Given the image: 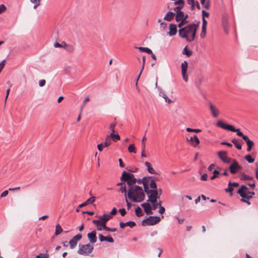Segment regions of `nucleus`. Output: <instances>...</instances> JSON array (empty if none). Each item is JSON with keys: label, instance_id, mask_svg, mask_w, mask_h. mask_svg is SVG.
<instances>
[{"label": "nucleus", "instance_id": "nucleus-1", "mask_svg": "<svg viewBox=\"0 0 258 258\" xmlns=\"http://www.w3.org/2000/svg\"><path fill=\"white\" fill-rule=\"evenodd\" d=\"M198 24H190L179 30V35L181 38H185L188 42L193 41L196 37Z\"/></svg>", "mask_w": 258, "mask_h": 258}, {"label": "nucleus", "instance_id": "nucleus-16", "mask_svg": "<svg viewBox=\"0 0 258 258\" xmlns=\"http://www.w3.org/2000/svg\"><path fill=\"white\" fill-rule=\"evenodd\" d=\"M169 31L167 33V34L170 36H173L176 34L177 29V25L175 24H170L169 25Z\"/></svg>", "mask_w": 258, "mask_h": 258}, {"label": "nucleus", "instance_id": "nucleus-39", "mask_svg": "<svg viewBox=\"0 0 258 258\" xmlns=\"http://www.w3.org/2000/svg\"><path fill=\"white\" fill-rule=\"evenodd\" d=\"M66 43L64 42V41L62 42L61 44L59 43L58 42H56L54 44V46L55 47V48H57V47H61V48H64V46L66 45Z\"/></svg>", "mask_w": 258, "mask_h": 258}, {"label": "nucleus", "instance_id": "nucleus-22", "mask_svg": "<svg viewBox=\"0 0 258 258\" xmlns=\"http://www.w3.org/2000/svg\"><path fill=\"white\" fill-rule=\"evenodd\" d=\"M136 225V223L134 221H128L126 223L120 222L119 224L120 227L123 228L125 226H128L131 228H133Z\"/></svg>", "mask_w": 258, "mask_h": 258}, {"label": "nucleus", "instance_id": "nucleus-44", "mask_svg": "<svg viewBox=\"0 0 258 258\" xmlns=\"http://www.w3.org/2000/svg\"><path fill=\"white\" fill-rule=\"evenodd\" d=\"M186 131L188 132H195V133H200L201 132V130L200 129H192L189 127L186 128Z\"/></svg>", "mask_w": 258, "mask_h": 258}, {"label": "nucleus", "instance_id": "nucleus-34", "mask_svg": "<svg viewBox=\"0 0 258 258\" xmlns=\"http://www.w3.org/2000/svg\"><path fill=\"white\" fill-rule=\"evenodd\" d=\"M109 136L111 138L113 141L114 142H116L120 140V136L118 134H114L113 133H111L109 135Z\"/></svg>", "mask_w": 258, "mask_h": 258}, {"label": "nucleus", "instance_id": "nucleus-42", "mask_svg": "<svg viewBox=\"0 0 258 258\" xmlns=\"http://www.w3.org/2000/svg\"><path fill=\"white\" fill-rule=\"evenodd\" d=\"M180 23L178 24V27L179 28H182V27L185 24H187L188 23V21L186 20H181L180 21Z\"/></svg>", "mask_w": 258, "mask_h": 258}, {"label": "nucleus", "instance_id": "nucleus-63", "mask_svg": "<svg viewBox=\"0 0 258 258\" xmlns=\"http://www.w3.org/2000/svg\"><path fill=\"white\" fill-rule=\"evenodd\" d=\"M151 203L152 204L153 209L156 210L157 208V207H158V204L157 202V200H156V201H155L154 203Z\"/></svg>", "mask_w": 258, "mask_h": 258}, {"label": "nucleus", "instance_id": "nucleus-7", "mask_svg": "<svg viewBox=\"0 0 258 258\" xmlns=\"http://www.w3.org/2000/svg\"><path fill=\"white\" fill-rule=\"evenodd\" d=\"M145 191L147 194L148 197V202H150L151 203H154L157 199L159 198V196H158V191L157 189H150L145 187Z\"/></svg>", "mask_w": 258, "mask_h": 258}, {"label": "nucleus", "instance_id": "nucleus-10", "mask_svg": "<svg viewBox=\"0 0 258 258\" xmlns=\"http://www.w3.org/2000/svg\"><path fill=\"white\" fill-rule=\"evenodd\" d=\"M250 192L248 188L244 185H241V187L238 190L237 193L242 198H245L248 200V193Z\"/></svg>", "mask_w": 258, "mask_h": 258}, {"label": "nucleus", "instance_id": "nucleus-24", "mask_svg": "<svg viewBox=\"0 0 258 258\" xmlns=\"http://www.w3.org/2000/svg\"><path fill=\"white\" fill-rule=\"evenodd\" d=\"M112 218L111 216L108 214H103L101 216H100L99 220L100 221H102L105 223H106V222L110 220Z\"/></svg>", "mask_w": 258, "mask_h": 258}, {"label": "nucleus", "instance_id": "nucleus-27", "mask_svg": "<svg viewBox=\"0 0 258 258\" xmlns=\"http://www.w3.org/2000/svg\"><path fill=\"white\" fill-rule=\"evenodd\" d=\"M145 58H146L145 56H143V65H142V67L141 70L140 71V74H139V76H138V78H137V79L136 80V87L138 86V80H139V78H140V76L141 75V74H142V72H143V71L144 70V68L145 63Z\"/></svg>", "mask_w": 258, "mask_h": 258}, {"label": "nucleus", "instance_id": "nucleus-59", "mask_svg": "<svg viewBox=\"0 0 258 258\" xmlns=\"http://www.w3.org/2000/svg\"><path fill=\"white\" fill-rule=\"evenodd\" d=\"M119 212L122 216H124L126 214V211L124 208L119 209Z\"/></svg>", "mask_w": 258, "mask_h": 258}, {"label": "nucleus", "instance_id": "nucleus-21", "mask_svg": "<svg viewBox=\"0 0 258 258\" xmlns=\"http://www.w3.org/2000/svg\"><path fill=\"white\" fill-rule=\"evenodd\" d=\"M145 164L147 167V170L149 173L152 174H157V173L152 167V165L150 162L147 161L145 162Z\"/></svg>", "mask_w": 258, "mask_h": 258}, {"label": "nucleus", "instance_id": "nucleus-28", "mask_svg": "<svg viewBox=\"0 0 258 258\" xmlns=\"http://www.w3.org/2000/svg\"><path fill=\"white\" fill-rule=\"evenodd\" d=\"M183 12H179L175 15V20L176 22H179L181 20H183Z\"/></svg>", "mask_w": 258, "mask_h": 258}, {"label": "nucleus", "instance_id": "nucleus-3", "mask_svg": "<svg viewBox=\"0 0 258 258\" xmlns=\"http://www.w3.org/2000/svg\"><path fill=\"white\" fill-rule=\"evenodd\" d=\"M217 126L221 127L223 129L236 132L237 136L242 138L244 136L243 134L240 131L239 129H236L234 126L224 123L221 120H218L217 122Z\"/></svg>", "mask_w": 258, "mask_h": 258}, {"label": "nucleus", "instance_id": "nucleus-55", "mask_svg": "<svg viewBox=\"0 0 258 258\" xmlns=\"http://www.w3.org/2000/svg\"><path fill=\"white\" fill-rule=\"evenodd\" d=\"M202 22H203V23H202V27L206 28L207 25V21H206L205 18H202Z\"/></svg>", "mask_w": 258, "mask_h": 258}, {"label": "nucleus", "instance_id": "nucleus-35", "mask_svg": "<svg viewBox=\"0 0 258 258\" xmlns=\"http://www.w3.org/2000/svg\"><path fill=\"white\" fill-rule=\"evenodd\" d=\"M240 179L241 180H252L253 177L251 176H248L245 173H242L240 176Z\"/></svg>", "mask_w": 258, "mask_h": 258}, {"label": "nucleus", "instance_id": "nucleus-43", "mask_svg": "<svg viewBox=\"0 0 258 258\" xmlns=\"http://www.w3.org/2000/svg\"><path fill=\"white\" fill-rule=\"evenodd\" d=\"M120 191L122 193H124L125 197H126V189L125 183H123V185L120 187Z\"/></svg>", "mask_w": 258, "mask_h": 258}, {"label": "nucleus", "instance_id": "nucleus-11", "mask_svg": "<svg viewBox=\"0 0 258 258\" xmlns=\"http://www.w3.org/2000/svg\"><path fill=\"white\" fill-rule=\"evenodd\" d=\"M188 67V63L186 61H184L181 63V73L183 77V79L185 82L188 81V76L186 74L187 70Z\"/></svg>", "mask_w": 258, "mask_h": 258}, {"label": "nucleus", "instance_id": "nucleus-61", "mask_svg": "<svg viewBox=\"0 0 258 258\" xmlns=\"http://www.w3.org/2000/svg\"><path fill=\"white\" fill-rule=\"evenodd\" d=\"M8 192H9V190H5L4 191L1 195V198H4V197H6L8 194Z\"/></svg>", "mask_w": 258, "mask_h": 258}, {"label": "nucleus", "instance_id": "nucleus-18", "mask_svg": "<svg viewBox=\"0 0 258 258\" xmlns=\"http://www.w3.org/2000/svg\"><path fill=\"white\" fill-rule=\"evenodd\" d=\"M141 206L144 208L145 213L147 214H152L151 207L150 204L145 203L141 205Z\"/></svg>", "mask_w": 258, "mask_h": 258}, {"label": "nucleus", "instance_id": "nucleus-50", "mask_svg": "<svg viewBox=\"0 0 258 258\" xmlns=\"http://www.w3.org/2000/svg\"><path fill=\"white\" fill-rule=\"evenodd\" d=\"M206 34V28L202 27V31L201 33V37L203 38L205 37Z\"/></svg>", "mask_w": 258, "mask_h": 258}, {"label": "nucleus", "instance_id": "nucleus-58", "mask_svg": "<svg viewBox=\"0 0 258 258\" xmlns=\"http://www.w3.org/2000/svg\"><path fill=\"white\" fill-rule=\"evenodd\" d=\"M105 227V230L107 231L115 232L116 231V228H110L108 227Z\"/></svg>", "mask_w": 258, "mask_h": 258}, {"label": "nucleus", "instance_id": "nucleus-4", "mask_svg": "<svg viewBox=\"0 0 258 258\" xmlns=\"http://www.w3.org/2000/svg\"><path fill=\"white\" fill-rule=\"evenodd\" d=\"M94 246L90 244H79L78 250V254L85 256H89L92 252Z\"/></svg>", "mask_w": 258, "mask_h": 258}, {"label": "nucleus", "instance_id": "nucleus-57", "mask_svg": "<svg viewBox=\"0 0 258 258\" xmlns=\"http://www.w3.org/2000/svg\"><path fill=\"white\" fill-rule=\"evenodd\" d=\"M239 185V184L237 182H229L228 183V186H234V187H237Z\"/></svg>", "mask_w": 258, "mask_h": 258}, {"label": "nucleus", "instance_id": "nucleus-33", "mask_svg": "<svg viewBox=\"0 0 258 258\" xmlns=\"http://www.w3.org/2000/svg\"><path fill=\"white\" fill-rule=\"evenodd\" d=\"M137 48L142 52H146L148 54L152 53V50L148 47H138Z\"/></svg>", "mask_w": 258, "mask_h": 258}, {"label": "nucleus", "instance_id": "nucleus-17", "mask_svg": "<svg viewBox=\"0 0 258 258\" xmlns=\"http://www.w3.org/2000/svg\"><path fill=\"white\" fill-rule=\"evenodd\" d=\"M87 236L90 243H94L97 241L96 232L95 230L88 233Z\"/></svg>", "mask_w": 258, "mask_h": 258}, {"label": "nucleus", "instance_id": "nucleus-30", "mask_svg": "<svg viewBox=\"0 0 258 258\" xmlns=\"http://www.w3.org/2000/svg\"><path fill=\"white\" fill-rule=\"evenodd\" d=\"M182 53L183 54L186 55L187 56L189 57L192 54V51L189 50V49H188L187 48V47L186 46V47H185L184 48V49H183V50L182 51Z\"/></svg>", "mask_w": 258, "mask_h": 258}, {"label": "nucleus", "instance_id": "nucleus-13", "mask_svg": "<svg viewBox=\"0 0 258 258\" xmlns=\"http://www.w3.org/2000/svg\"><path fill=\"white\" fill-rule=\"evenodd\" d=\"M82 238L81 234H78L73 237L69 241L70 246L71 249L74 248L77 244L78 242Z\"/></svg>", "mask_w": 258, "mask_h": 258}, {"label": "nucleus", "instance_id": "nucleus-36", "mask_svg": "<svg viewBox=\"0 0 258 258\" xmlns=\"http://www.w3.org/2000/svg\"><path fill=\"white\" fill-rule=\"evenodd\" d=\"M135 213H136V215L138 217H141V216H143V214L142 209L139 207H138L135 209Z\"/></svg>", "mask_w": 258, "mask_h": 258}, {"label": "nucleus", "instance_id": "nucleus-29", "mask_svg": "<svg viewBox=\"0 0 258 258\" xmlns=\"http://www.w3.org/2000/svg\"><path fill=\"white\" fill-rule=\"evenodd\" d=\"M242 139L246 143V145H253L254 142L250 140L248 136L244 135L242 137Z\"/></svg>", "mask_w": 258, "mask_h": 258}, {"label": "nucleus", "instance_id": "nucleus-56", "mask_svg": "<svg viewBox=\"0 0 258 258\" xmlns=\"http://www.w3.org/2000/svg\"><path fill=\"white\" fill-rule=\"evenodd\" d=\"M89 100H90V98H89V97H87L85 98V100H84V102H83V105H82V106L81 107V111H82L84 105H85V104L87 102L89 101Z\"/></svg>", "mask_w": 258, "mask_h": 258}, {"label": "nucleus", "instance_id": "nucleus-40", "mask_svg": "<svg viewBox=\"0 0 258 258\" xmlns=\"http://www.w3.org/2000/svg\"><path fill=\"white\" fill-rule=\"evenodd\" d=\"M41 0H30L31 2L34 4V9H36L40 4Z\"/></svg>", "mask_w": 258, "mask_h": 258}, {"label": "nucleus", "instance_id": "nucleus-54", "mask_svg": "<svg viewBox=\"0 0 258 258\" xmlns=\"http://www.w3.org/2000/svg\"><path fill=\"white\" fill-rule=\"evenodd\" d=\"M45 83L46 81L44 79L40 80L39 81V85L41 87L44 86L45 85Z\"/></svg>", "mask_w": 258, "mask_h": 258}, {"label": "nucleus", "instance_id": "nucleus-51", "mask_svg": "<svg viewBox=\"0 0 258 258\" xmlns=\"http://www.w3.org/2000/svg\"><path fill=\"white\" fill-rule=\"evenodd\" d=\"M98 238L101 242H102L104 241H106V236H104L102 234H99L98 235Z\"/></svg>", "mask_w": 258, "mask_h": 258}, {"label": "nucleus", "instance_id": "nucleus-20", "mask_svg": "<svg viewBox=\"0 0 258 258\" xmlns=\"http://www.w3.org/2000/svg\"><path fill=\"white\" fill-rule=\"evenodd\" d=\"M95 201V197H92L88 199L86 202L84 203L80 204L79 205V208H82L83 207H85L89 204H91L93 203Z\"/></svg>", "mask_w": 258, "mask_h": 258}, {"label": "nucleus", "instance_id": "nucleus-60", "mask_svg": "<svg viewBox=\"0 0 258 258\" xmlns=\"http://www.w3.org/2000/svg\"><path fill=\"white\" fill-rule=\"evenodd\" d=\"M182 9V8H181L180 7H178V6H177V7H176L174 8V9H173V10H174V12H175L176 14H177V13H178V12H182V11H181V10Z\"/></svg>", "mask_w": 258, "mask_h": 258}, {"label": "nucleus", "instance_id": "nucleus-31", "mask_svg": "<svg viewBox=\"0 0 258 258\" xmlns=\"http://www.w3.org/2000/svg\"><path fill=\"white\" fill-rule=\"evenodd\" d=\"M206 0H201V3L205 9L208 10L210 9V5L209 1L206 3Z\"/></svg>", "mask_w": 258, "mask_h": 258}, {"label": "nucleus", "instance_id": "nucleus-46", "mask_svg": "<svg viewBox=\"0 0 258 258\" xmlns=\"http://www.w3.org/2000/svg\"><path fill=\"white\" fill-rule=\"evenodd\" d=\"M36 258H48L49 255L47 254L40 253L36 255Z\"/></svg>", "mask_w": 258, "mask_h": 258}, {"label": "nucleus", "instance_id": "nucleus-9", "mask_svg": "<svg viewBox=\"0 0 258 258\" xmlns=\"http://www.w3.org/2000/svg\"><path fill=\"white\" fill-rule=\"evenodd\" d=\"M241 169V167L235 160H233L232 163L229 166V170L232 174L236 173Z\"/></svg>", "mask_w": 258, "mask_h": 258}, {"label": "nucleus", "instance_id": "nucleus-41", "mask_svg": "<svg viewBox=\"0 0 258 258\" xmlns=\"http://www.w3.org/2000/svg\"><path fill=\"white\" fill-rule=\"evenodd\" d=\"M245 159L248 162L250 163H253L254 161V159L253 158H252V157L250 155H246L245 157Z\"/></svg>", "mask_w": 258, "mask_h": 258}, {"label": "nucleus", "instance_id": "nucleus-25", "mask_svg": "<svg viewBox=\"0 0 258 258\" xmlns=\"http://www.w3.org/2000/svg\"><path fill=\"white\" fill-rule=\"evenodd\" d=\"M113 140L109 135H108L105 139V141L104 142V145H110L112 144ZM97 145H103L102 143L98 144Z\"/></svg>", "mask_w": 258, "mask_h": 258}, {"label": "nucleus", "instance_id": "nucleus-53", "mask_svg": "<svg viewBox=\"0 0 258 258\" xmlns=\"http://www.w3.org/2000/svg\"><path fill=\"white\" fill-rule=\"evenodd\" d=\"M223 27L225 32L228 34L229 30V25H223Z\"/></svg>", "mask_w": 258, "mask_h": 258}, {"label": "nucleus", "instance_id": "nucleus-52", "mask_svg": "<svg viewBox=\"0 0 258 258\" xmlns=\"http://www.w3.org/2000/svg\"><path fill=\"white\" fill-rule=\"evenodd\" d=\"M202 18H205V17L208 18L209 17L210 14L209 12L205 11V10H203L202 12Z\"/></svg>", "mask_w": 258, "mask_h": 258}, {"label": "nucleus", "instance_id": "nucleus-23", "mask_svg": "<svg viewBox=\"0 0 258 258\" xmlns=\"http://www.w3.org/2000/svg\"><path fill=\"white\" fill-rule=\"evenodd\" d=\"M228 20H229V16H228V14L226 13H223L222 16V25H229Z\"/></svg>", "mask_w": 258, "mask_h": 258}, {"label": "nucleus", "instance_id": "nucleus-37", "mask_svg": "<svg viewBox=\"0 0 258 258\" xmlns=\"http://www.w3.org/2000/svg\"><path fill=\"white\" fill-rule=\"evenodd\" d=\"M190 141L196 143L197 145L200 143V141L196 135H194L193 137H191L190 139Z\"/></svg>", "mask_w": 258, "mask_h": 258}, {"label": "nucleus", "instance_id": "nucleus-32", "mask_svg": "<svg viewBox=\"0 0 258 258\" xmlns=\"http://www.w3.org/2000/svg\"><path fill=\"white\" fill-rule=\"evenodd\" d=\"M62 232V229L59 224H57L55 226V235H58Z\"/></svg>", "mask_w": 258, "mask_h": 258}, {"label": "nucleus", "instance_id": "nucleus-2", "mask_svg": "<svg viewBox=\"0 0 258 258\" xmlns=\"http://www.w3.org/2000/svg\"><path fill=\"white\" fill-rule=\"evenodd\" d=\"M145 197L142 188L138 185L132 186L128 190L127 198L133 202H141Z\"/></svg>", "mask_w": 258, "mask_h": 258}, {"label": "nucleus", "instance_id": "nucleus-38", "mask_svg": "<svg viewBox=\"0 0 258 258\" xmlns=\"http://www.w3.org/2000/svg\"><path fill=\"white\" fill-rule=\"evenodd\" d=\"M174 4L175 5H178V7H180L183 8L184 5V0H178L175 2Z\"/></svg>", "mask_w": 258, "mask_h": 258}, {"label": "nucleus", "instance_id": "nucleus-19", "mask_svg": "<svg viewBox=\"0 0 258 258\" xmlns=\"http://www.w3.org/2000/svg\"><path fill=\"white\" fill-rule=\"evenodd\" d=\"M175 14L172 12H168L167 14L164 17L163 19L167 21H171L173 19Z\"/></svg>", "mask_w": 258, "mask_h": 258}, {"label": "nucleus", "instance_id": "nucleus-62", "mask_svg": "<svg viewBox=\"0 0 258 258\" xmlns=\"http://www.w3.org/2000/svg\"><path fill=\"white\" fill-rule=\"evenodd\" d=\"M106 241L110 243H113L114 242V239L111 236H106Z\"/></svg>", "mask_w": 258, "mask_h": 258}, {"label": "nucleus", "instance_id": "nucleus-45", "mask_svg": "<svg viewBox=\"0 0 258 258\" xmlns=\"http://www.w3.org/2000/svg\"><path fill=\"white\" fill-rule=\"evenodd\" d=\"M188 4L191 6V9L192 10L195 9V0H187Z\"/></svg>", "mask_w": 258, "mask_h": 258}, {"label": "nucleus", "instance_id": "nucleus-15", "mask_svg": "<svg viewBox=\"0 0 258 258\" xmlns=\"http://www.w3.org/2000/svg\"><path fill=\"white\" fill-rule=\"evenodd\" d=\"M92 223L96 225L97 229L99 231H101L102 229L105 230V227H107L106 226V223H104L99 220H94L92 221Z\"/></svg>", "mask_w": 258, "mask_h": 258}, {"label": "nucleus", "instance_id": "nucleus-64", "mask_svg": "<svg viewBox=\"0 0 258 258\" xmlns=\"http://www.w3.org/2000/svg\"><path fill=\"white\" fill-rule=\"evenodd\" d=\"M208 175L207 174H204L201 177V179L202 180L206 181L207 180Z\"/></svg>", "mask_w": 258, "mask_h": 258}, {"label": "nucleus", "instance_id": "nucleus-47", "mask_svg": "<svg viewBox=\"0 0 258 258\" xmlns=\"http://www.w3.org/2000/svg\"><path fill=\"white\" fill-rule=\"evenodd\" d=\"M232 142L234 145H240V144L242 143L241 141L238 140L236 139H232Z\"/></svg>", "mask_w": 258, "mask_h": 258}, {"label": "nucleus", "instance_id": "nucleus-49", "mask_svg": "<svg viewBox=\"0 0 258 258\" xmlns=\"http://www.w3.org/2000/svg\"><path fill=\"white\" fill-rule=\"evenodd\" d=\"M128 151L131 153H136V149L135 146H128Z\"/></svg>", "mask_w": 258, "mask_h": 258}, {"label": "nucleus", "instance_id": "nucleus-8", "mask_svg": "<svg viewBox=\"0 0 258 258\" xmlns=\"http://www.w3.org/2000/svg\"><path fill=\"white\" fill-rule=\"evenodd\" d=\"M160 218L158 216H150L146 219L143 220V226L154 225L160 221Z\"/></svg>", "mask_w": 258, "mask_h": 258}, {"label": "nucleus", "instance_id": "nucleus-5", "mask_svg": "<svg viewBox=\"0 0 258 258\" xmlns=\"http://www.w3.org/2000/svg\"><path fill=\"white\" fill-rule=\"evenodd\" d=\"M120 179L122 181H126L127 184L130 187L134 186V184L137 182V179L135 178L134 174L127 173L125 171L122 172Z\"/></svg>", "mask_w": 258, "mask_h": 258}, {"label": "nucleus", "instance_id": "nucleus-6", "mask_svg": "<svg viewBox=\"0 0 258 258\" xmlns=\"http://www.w3.org/2000/svg\"><path fill=\"white\" fill-rule=\"evenodd\" d=\"M142 183L143 184L144 190H145V187L148 189L150 187L152 188V189H157L156 183L151 176L143 178Z\"/></svg>", "mask_w": 258, "mask_h": 258}, {"label": "nucleus", "instance_id": "nucleus-14", "mask_svg": "<svg viewBox=\"0 0 258 258\" xmlns=\"http://www.w3.org/2000/svg\"><path fill=\"white\" fill-rule=\"evenodd\" d=\"M209 107L212 115V116L214 118H216L220 114L219 109L212 103H209Z\"/></svg>", "mask_w": 258, "mask_h": 258}, {"label": "nucleus", "instance_id": "nucleus-26", "mask_svg": "<svg viewBox=\"0 0 258 258\" xmlns=\"http://www.w3.org/2000/svg\"><path fill=\"white\" fill-rule=\"evenodd\" d=\"M64 49L69 52H73L75 50V46L72 44H66Z\"/></svg>", "mask_w": 258, "mask_h": 258}, {"label": "nucleus", "instance_id": "nucleus-48", "mask_svg": "<svg viewBox=\"0 0 258 258\" xmlns=\"http://www.w3.org/2000/svg\"><path fill=\"white\" fill-rule=\"evenodd\" d=\"M7 10V7L3 4L0 5V14Z\"/></svg>", "mask_w": 258, "mask_h": 258}, {"label": "nucleus", "instance_id": "nucleus-12", "mask_svg": "<svg viewBox=\"0 0 258 258\" xmlns=\"http://www.w3.org/2000/svg\"><path fill=\"white\" fill-rule=\"evenodd\" d=\"M218 155L219 158L224 163H229L231 161V159L227 156V154L226 151H220L218 153Z\"/></svg>", "mask_w": 258, "mask_h": 258}]
</instances>
